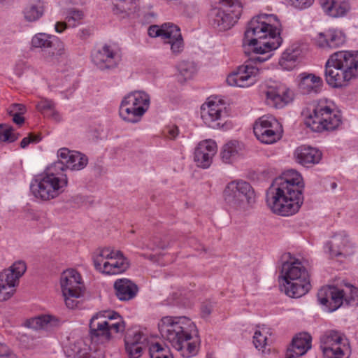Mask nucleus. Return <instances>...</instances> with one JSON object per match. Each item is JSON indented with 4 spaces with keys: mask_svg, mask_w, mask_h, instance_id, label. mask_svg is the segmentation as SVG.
<instances>
[{
    "mask_svg": "<svg viewBox=\"0 0 358 358\" xmlns=\"http://www.w3.org/2000/svg\"><path fill=\"white\" fill-rule=\"evenodd\" d=\"M278 18L274 15L261 14L254 17L248 24L243 45L248 46L252 55L243 65L227 78L230 86L248 87L256 82L259 68L253 65L266 62L271 57V52L278 48L282 39L278 27Z\"/></svg>",
    "mask_w": 358,
    "mask_h": 358,
    "instance_id": "obj_1",
    "label": "nucleus"
},
{
    "mask_svg": "<svg viewBox=\"0 0 358 358\" xmlns=\"http://www.w3.org/2000/svg\"><path fill=\"white\" fill-rule=\"evenodd\" d=\"M302 189L299 178H277L267 192L268 205L276 214L292 215L299 211L303 202Z\"/></svg>",
    "mask_w": 358,
    "mask_h": 358,
    "instance_id": "obj_2",
    "label": "nucleus"
},
{
    "mask_svg": "<svg viewBox=\"0 0 358 358\" xmlns=\"http://www.w3.org/2000/svg\"><path fill=\"white\" fill-rule=\"evenodd\" d=\"M193 325L186 317L166 316L158 324L162 337L185 358L197 354L198 344L192 341L189 328Z\"/></svg>",
    "mask_w": 358,
    "mask_h": 358,
    "instance_id": "obj_3",
    "label": "nucleus"
},
{
    "mask_svg": "<svg viewBox=\"0 0 358 358\" xmlns=\"http://www.w3.org/2000/svg\"><path fill=\"white\" fill-rule=\"evenodd\" d=\"M327 83L334 88L346 85L358 78V51H338L332 54L325 64Z\"/></svg>",
    "mask_w": 358,
    "mask_h": 358,
    "instance_id": "obj_4",
    "label": "nucleus"
},
{
    "mask_svg": "<svg viewBox=\"0 0 358 358\" xmlns=\"http://www.w3.org/2000/svg\"><path fill=\"white\" fill-rule=\"evenodd\" d=\"M63 165L54 162L45 171L33 180L30 190L36 199L49 201L64 192L68 185L67 176L62 173Z\"/></svg>",
    "mask_w": 358,
    "mask_h": 358,
    "instance_id": "obj_5",
    "label": "nucleus"
},
{
    "mask_svg": "<svg viewBox=\"0 0 358 358\" xmlns=\"http://www.w3.org/2000/svg\"><path fill=\"white\" fill-rule=\"evenodd\" d=\"M280 273V286L289 297L299 298L310 290L309 274L299 260L284 262Z\"/></svg>",
    "mask_w": 358,
    "mask_h": 358,
    "instance_id": "obj_6",
    "label": "nucleus"
},
{
    "mask_svg": "<svg viewBox=\"0 0 358 358\" xmlns=\"http://www.w3.org/2000/svg\"><path fill=\"white\" fill-rule=\"evenodd\" d=\"M327 100H320L313 106L312 112L306 115L305 124L315 132L334 131L342 123L338 110Z\"/></svg>",
    "mask_w": 358,
    "mask_h": 358,
    "instance_id": "obj_7",
    "label": "nucleus"
},
{
    "mask_svg": "<svg viewBox=\"0 0 358 358\" xmlns=\"http://www.w3.org/2000/svg\"><path fill=\"white\" fill-rule=\"evenodd\" d=\"M96 270L107 275H117L124 272L129 266V262L120 250L109 248L99 249L93 256Z\"/></svg>",
    "mask_w": 358,
    "mask_h": 358,
    "instance_id": "obj_8",
    "label": "nucleus"
},
{
    "mask_svg": "<svg viewBox=\"0 0 358 358\" xmlns=\"http://www.w3.org/2000/svg\"><path fill=\"white\" fill-rule=\"evenodd\" d=\"M219 8L211 10L210 22L218 31L231 29L239 19L242 13V5L239 0H220Z\"/></svg>",
    "mask_w": 358,
    "mask_h": 358,
    "instance_id": "obj_9",
    "label": "nucleus"
},
{
    "mask_svg": "<svg viewBox=\"0 0 358 358\" xmlns=\"http://www.w3.org/2000/svg\"><path fill=\"white\" fill-rule=\"evenodd\" d=\"M150 96L142 91H135L126 95L120 106L119 113L126 122L136 123L148 110Z\"/></svg>",
    "mask_w": 358,
    "mask_h": 358,
    "instance_id": "obj_10",
    "label": "nucleus"
},
{
    "mask_svg": "<svg viewBox=\"0 0 358 358\" xmlns=\"http://www.w3.org/2000/svg\"><path fill=\"white\" fill-rule=\"evenodd\" d=\"M224 198L231 208L241 210L254 201L255 192L251 185L245 181H232L225 187Z\"/></svg>",
    "mask_w": 358,
    "mask_h": 358,
    "instance_id": "obj_11",
    "label": "nucleus"
},
{
    "mask_svg": "<svg viewBox=\"0 0 358 358\" xmlns=\"http://www.w3.org/2000/svg\"><path fill=\"white\" fill-rule=\"evenodd\" d=\"M60 285L65 303L69 308L78 305L77 299L83 296V285L81 276L74 269L64 271L60 277Z\"/></svg>",
    "mask_w": 358,
    "mask_h": 358,
    "instance_id": "obj_12",
    "label": "nucleus"
},
{
    "mask_svg": "<svg viewBox=\"0 0 358 358\" xmlns=\"http://www.w3.org/2000/svg\"><path fill=\"white\" fill-rule=\"evenodd\" d=\"M321 348L325 358H349L350 349L348 339L336 331L327 332L321 338Z\"/></svg>",
    "mask_w": 358,
    "mask_h": 358,
    "instance_id": "obj_13",
    "label": "nucleus"
},
{
    "mask_svg": "<svg viewBox=\"0 0 358 358\" xmlns=\"http://www.w3.org/2000/svg\"><path fill=\"white\" fill-rule=\"evenodd\" d=\"M31 45L41 49L43 58L48 63H58L64 55L63 43L54 36L38 33L32 38Z\"/></svg>",
    "mask_w": 358,
    "mask_h": 358,
    "instance_id": "obj_14",
    "label": "nucleus"
},
{
    "mask_svg": "<svg viewBox=\"0 0 358 358\" xmlns=\"http://www.w3.org/2000/svg\"><path fill=\"white\" fill-rule=\"evenodd\" d=\"M150 37H161L166 43L171 45L173 55H178L184 49V41L180 28L171 22L164 23L161 26L151 25L148 29Z\"/></svg>",
    "mask_w": 358,
    "mask_h": 358,
    "instance_id": "obj_15",
    "label": "nucleus"
},
{
    "mask_svg": "<svg viewBox=\"0 0 358 358\" xmlns=\"http://www.w3.org/2000/svg\"><path fill=\"white\" fill-rule=\"evenodd\" d=\"M257 138L265 144H272L281 138L279 122L273 117L263 116L254 124Z\"/></svg>",
    "mask_w": 358,
    "mask_h": 358,
    "instance_id": "obj_16",
    "label": "nucleus"
},
{
    "mask_svg": "<svg viewBox=\"0 0 358 358\" xmlns=\"http://www.w3.org/2000/svg\"><path fill=\"white\" fill-rule=\"evenodd\" d=\"M201 117L204 124L213 129L223 128L228 117L225 108L214 101H208L201 106Z\"/></svg>",
    "mask_w": 358,
    "mask_h": 358,
    "instance_id": "obj_17",
    "label": "nucleus"
},
{
    "mask_svg": "<svg viewBox=\"0 0 358 358\" xmlns=\"http://www.w3.org/2000/svg\"><path fill=\"white\" fill-rule=\"evenodd\" d=\"M57 157L59 159L56 162L62 164V172L65 169L73 171L81 170L88 163V159L85 155L77 151L70 150L66 148H60L57 151Z\"/></svg>",
    "mask_w": 358,
    "mask_h": 358,
    "instance_id": "obj_18",
    "label": "nucleus"
},
{
    "mask_svg": "<svg viewBox=\"0 0 358 358\" xmlns=\"http://www.w3.org/2000/svg\"><path fill=\"white\" fill-rule=\"evenodd\" d=\"M326 248L330 255L335 257L347 256L352 252V244L344 231L335 234L326 244Z\"/></svg>",
    "mask_w": 358,
    "mask_h": 358,
    "instance_id": "obj_19",
    "label": "nucleus"
},
{
    "mask_svg": "<svg viewBox=\"0 0 358 358\" xmlns=\"http://www.w3.org/2000/svg\"><path fill=\"white\" fill-rule=\"evenodd\" d=\"M92 61L101 70L112 69L117 66L119 56L110 45H105L92 55Z\"/></svg>",
    "mask_w": 358,
    "mask_h": 358,
    "instance_id": "obj_20",
    "label": "nucleus"
},
{
    "mask_svg": "<svg viewBox=\"0 0 358 358\" xmlns=\"http://www.w3.org/2000/svg\"><path fill=\"white\" fill-rule=\"evenodd\" d=\"M216 152L217 145L214 141H203L198 144L195 149L194 161L198 166L203 169L208 168Z\"/></svg>",
    "mask_w": 358,
    "mask_h": 358,
    "instance_id": "obj_21",
    "label": "nucleus"
},
{
    "mask_svg": "<svg viewBox=\"0 0 358 358\" xmlns=\"http://www.w3.org/2000/svg\"><path fill=\"white\" fill-rule=\"evenodd\" d=\"M345 41V34L338 30H328L326 32H321L315 38V44L325 50L338 48L344 45Z\"/></svg>",
    "mask_w": 358,
    "mask_h": 358,
    "instance_id": "obj_22",
    "label": "nucleus"
},
{
    "mask_svg": "<svg viewBox=\"0 0 358 358\" xmlns=\"http://www.w3.org/2000/svg\"><path fill=\"white\" fill-rule=\"evenodd\" d=\"M63 321L51 315H41L32 317L26 322V326L35 330L53 331L62 324Z\"/></svg>",
    "mask_w": 358,
    "mask_h": 358,
    "instance_id": "obj_23",
    "label": "nucleus"
},
{
    "mask_svg": "<svg viewBox=\"0 0 358 358\" xmlns=\"http://www.w3.org/2000/svg\"><path fill=\"white\" fill-rule=\"evenodd\" d=\"M125 350L129 358H139L147 345V336L139 331L133 336L128 335L124 339Z\"/></svg>",
    "mask_w": 358,
    "mask_h": 358,
    "instance_id": "obj_24",
    "label": "nucleus"
},
{
    "mask_svg": "<svg viewBox=\"0 0 358 358\" xmlns=\"http://www.w3.org/2000/svg\"><path fill=\"white\" fill-rule=\"evenodd\" d=\"M312 337L308 333L297 334L292 341L291 346L287 349L285 358H294L303 355L311 348Z\"/></svg>",
    "mask_w": 358,
    "mask_h": 358,
    "instance_id": "obj_25",
    "label": "nucleus"
},
{
    "mask_svg": "<svg viewBox=\"0 0 358 358\" xmlns=\"http://www.w3.org/2000/svg\"><path fill=\"white\" fill-rule=\"evenodd\" d=\"M298 79V87L303 94L318 93L323 84L322 78L313 73H302L299 75Z\"/></svg>",
    "mask_w": 358,
    "mask_h": 358,
    "instance_id": "obj_26",
    "label": "nucleus"
},
{
    "mask_svg": "<svg viewBox=\"0 0 358 358\" xmlns=\"http://www.w3.org/2000/svg\"><path fill=\"white\" fill-rule=\"evenodd\" d=\"M103 311L94 315L90 322V331L92 339L101 338L108 341L110 339V333L107 328V322Z\"/></svg>",
    "mask_w": 358,
    "mask_h": 358,
    "instance_id": "obj_27",
    "label": "nucleus"
},
{
    "mask_svg": "<svg viewBox=\"0 0 358 358\" xmlns=\"http://www.w3.org/2000/svg\"><path fill=\"white\" fill-rule=\"evenodd\" d=\"M267 104L277 108H282L292 100L293 93L289 89H270L266 92Z\"/></svg>",
    "mask_w": 358,
    "mask_h": 358,
    "instance_id": "obj_28",
    "label": "nucleus"
},
{
    "mask_svg": "<svg viewBox=\"0 0 358 358\" xmlns=\"http://www.w3.org/2000/svg\"><path fill=\"white\" fill-rule=\"evenodd\" d=\"M27 266L24 262L18 261L15 262L8 268L0 273V282L5 285L14 284L17 285L18 280L26 271Z\"/></svg>",
    "mask_w": 358,
    "mask_h": 358,
    "instance_id": "obj_29",
    "label": "nucleus"
},
{
    "mask_svg": "<svg viewBox=\"0 0 358 358\" xmlns=\"http://www.w3.org/2000/svg\"><path fill=\"white\" fill-rule=\"evenodd\" d=\"M294 155L296 161L306 166L319 163L322 158V153L318 150L309 146L299 147Z\"/></svg>",
    "mask_w": 358,
    "mask_h": 358,
    "instance_id": "obj_30",
    "label": "nucleus"
},
{
    "mask_svg": "<svg viewBox=\"0 0 358 358\" xmlns=\"http://www.w3.org/2000/svg\"><path fill=\"white\" fill-rule=\"evenodd\" d=\"M114 288L117 297L121 301L133 299L138 292L136 285L126 278L117 280L114 283Z\"/></svg>",
    "mask_w": 358,
    "mask_h": 358,
    "instance_id": "obj_31",
    "label": "nucleus"
},
{
    "mask_svg": "<svg viewBox=\"0 0 358 358\" xmlns=\"http://www.w3.org/2000/svg\"><path fill=\"white\" fill-rule=\"evenodd\" d=\"M324 11L329 16L338 17L343 16L350 9L348 2L335 0H320Z\"/></svg>",
    "mask_w": 358,
    "mask_h": 358,
    "instance_id": "obj_32",
    "label": "nucleus"
},
{
    "mask_svg": "<svg viewBox=\"0 0 358 358\" xmlns=\"http://www.w3.org/2000/svg\"><path fill=\"white\" fill-rule=\"evenodd\" d=\"M301 53L299 47L291 46L287 48L279 59V65L285 70L291 71L297 65L298 59Z\"/></svg>",
    "mask_w": 358,
    "mask_h": 358,
    "instance_id": "obj_33",
    "label": "nucleus"
},
{
    "mask_svg": "<svg viewBox=\"0 0 358 358\" xmlns=\"http://www.w3.org/2000/svg\"><path fill=\"white\" fill-rule=\"evenodd\" d=\"M103 314H105L107 328L110 333V338L112 337V332L120 333L124 331L125 323L118 313L112 310H104Z\"/></svg>",
    "mask_w": 358,
    "mask_h": 358,
    "instance_id": "obj_34",
    "label": "nucleus"
},
{
    "mask_svg": "<svg viewBox=\"0 0 358 358\" xmlns=\"http://www.w3.org/2000/svg\"><path fill=\"white\" fill-rule=\"evenodd\" d=\"M239 143L237 141H229L224 144L220 152V157L225 164H232L238 157Z\"/></svg>",
    "mask_w": 358,
    "mask_h": 358,
    "instance_id": "obj_35",
    "label": "nucleus"
},
{
    "mask_svg": "<svg viewBox=\"0 0 358 358\" xmlns=\"http://www.w3.org/2000/svg\"><path fill=\"white\" fill-rule=\"evenodd\" d=\"M43 2L41 0H36L31 2L24 9V15L29 22L38 20L43 15Z\"/></svg>",
    "mask_w": 358,
    "mask_h": 358,
    "instance_id": "obj_36",
    "label": "nucleus"
},
{
    "mask_svg": "<svg viewBox=\"0 0 358 358\" xmlns=\"http://www.w3.org/2000/svg\"><path fill=\"white\" fill-rule=\"evenodd\" d=\"M178 79L180 82H185L192 78L196 73V66L193 62L183 60L177 66Z\"/></svg>",
    "mask_w": 358,
    "mask_h": 358,
    "instance_id": "obj_37",
    "label": "nucleus"
},
{
    "mask_svg": "<svg viewBox=\"0 0 358 358\" xmlns=\"http://www.w3.org/2000/svg\"><path fill=\"white\" fill-rule=\"evenodd\" d=\"M113 12L115 15L124 17L129 11L136 7V0H113Z\"/></svg>",
    "mask_w": 358,
    "mask_h": 358,
    "instance_id": "obj_38",
    "label": "nucleus"
},
{
    "mask_svg": "<svg viewBox=\"0 0 358 358\" xmlns=\"http://www.w3.org/2000/svg\"><path fill=\"white\" fill-rule=\"evenodd\" d=\"M36 108L44 115L51 117L56 121L60 120L59 113L55 109V103L52 100L42 99L38 102Z\"/></svg>",
    "mask_w": 358,
    "mask_h": 358,
    "instance_id": "obj_39",
    "label": "nucleus"
},
{
    "mask_svg": "<svg viewBox=\"0 0 358 358\" xmlns=\"http://www.w3.org/2000/svg\"><path fill=\"white\" fill-rule=\"evenodd\" d=\"M345 294V290L332 287V294L330 295L329 301L327 306L330 311L336 310L342 305Z\"/></svg>",
    "mask_w": 358,
    "mask_h": 358,
    "instance_id": "obj_40",
    "label": "nucleus"
},
{
    "mask_svg": "<svg viewBox=\"0 0 358 358\" xmlns=\"http://www.w3.org/2000/svg\"><path fill=\"white\" fill-rule=\"evenodd\" d=\"M169 245V242L166 238H162L161 237H154L150 244L145 243L143 241H139L138 247L144 250L148 249L150 250H155L156 249H165Z\"/></svg>",
    "mask_w": 358,
    "mask_h": 358,
    "instance_id": "obj_41",
    "label": "nucleus"
},
{
    "mask_svg": "<svg viewBox=\"0 0 358 358\" xmlns=\"http://www.w3.org/2000/svg\"><path fill=\"white\" fill-rule=\"evenodd\" d=\"M150 358H173L166 348H163L158 343L152 344L149 348Z\"/></svg>",
    "mask_w": 358,
    "mask_h": 358,
    "instance_id": "obj_42",
    "label": "nucleus"
},
{
    "mask_svg": "<svg viewBox=\"0 0 358 358\" xmlns=\"http://www.w3.org/2000/svg\"><path fill=\"white\" fill-rule=\"evenodd\" d=\"M18 136L11 127L0 124V141L12 143L18 138Z\"/></svg>",
    "mask_w": 358,
    "mask_h": 358,
    "instance_id": "obj_43",
    "label": "nucleus"
},
{
    "mask_svg": "<svg viewBox=\"0 0 358 358\" xmlns=\"http://www.w3.org/2000/svg\"><path fill=\"white\" fill-rule=\"evenodd\" d=\"M253 343L257 349L264 352L268 345V337L261 331L257 330L253 336Z\"/></svg>",
    "mask_w": 358,
    "mask_h": 358,
    "instance_id": "obj_44",
    "label": "nucleus"
},
{
    "mask_svg": "<svg viewBox=\"0 0 358 358\" xmlns=\"http://www.w3.org/2000/svg\"><path fill=\"white\" fill-rule=\"evenodd\" d=\"M14 284L5 285L0 282V301H5L9 299L15 292Z\"/></svg>",
    "mask_w": 358,
    "mask_h": 358,
    "instance_id": "obj_45",
    "label": "nucleus"
},
{
    "mask_svg": "<svg viewBox=\"0 0 358 358\" xmlns=\"http://www.w3.org/2000/svg\"><path fill=\"white\" fill-rule=\"evenodd\" d=\"M346 293L345 296V301L347 303H355L358 304V288L350 285L347 287V290L345 291Z\"/></svg>",
    "mask_w": 358,
    "mask_h": 358,
    "instance_id": "obj_46",
    "label": "nucleus"
},
{
    "mask_svg": "<svg viewBox=\"0 0 358 358\" xmlns=\"http://www.w3.org/2000/svg\"><path fill=\"white\" fill-rule=\"evenodd\" d=\"M331 294H332V287L321 288L317 292V299L320 303L327 306Z\"/></svg>",
    "mask_w": 358,
    "mask_h": 358,
    "instance_id": "obj_47",
    "label": "nucleus"
},
{
    "mask_svg": "<svg viewBox=\"0 0 358 358\" xmlns=\"http://www.w3.org/2000/svg\"><path fill=\"white\" fill-rule=\"evenodd\" d=\"M0 357L18 358L17 356L7 345L0 343Z\"/></svg>",
    "mask_w": 358,
    "mask_h": 358,
    "instance_id": "obj_48",
    "label": "nucleus"
},
{
    "mask_svg": "<svg viewBox=\"0 0 358 358\" xmlns=\"http://www.w3.org/2000/svg\"><path fill=\"white\" fill-rule=\"evenodd\" d=\"M287 1L296 8L303 9L310 6L313 0H287Z\"/></svg>",
    "mask_w": 358,
    "mask_h": 358,
    "instance_id": "obj_49",
    "label": "nucleus"
},
{
    "mask_svg": "<svg viewBox=\"0 0 358 358\" xmlns=\"http://www.w3.org/2000/svg\"><path fill=\"white\" fill-rule=\"evenodd\" d=\"M7 111L9 115H13L15 113H24L26 111V108L23 104L13 103L9 106Z\"/></svg>",
    "mask_w": 358,
    "mask_h": 358,
    "instance_id": "obj_50",
    "label": "nucleus"
},
{
    "mask_svg": "<svg viewBox=\"0 0 358 358\" xmlns=\"http://www.w3.org/2000/svg\"><path fill=\"white\" fill-rule=\"evenodd\" d=\"M83 17V13L80 10H71L69 11V15L67 16L66 19L69 22H71V20H73L74 22L80 20Z\"/></svg>",
    "mask_w": 358,
    "mask_h": 358,
    "instance_id": "obj_51",
    "label": "nucleus"
},
{
    "mask_svg": "<svg viewBox=\"0 0 358 358\" xmlns=\"http://www.w3.org/2000/svg\"><path fill=\"white\" fill-rule=\"evenodd\" d=\"M40 141L38 136L31 135L29 137L24 138L20 142V146L22 148H25L31 143H37Z\"/></svg>",
    "mask_w": 358,
    "mask_h": 358,
    "instance_id": "obj_52",
    "label": "nucleus"
},
{
    "mask_svg": "<svg viewBox=\"0 0 358 358\" xmlns=\"http://www.w3.org/2000/svg\"><path fill=\"white\" fill-rule=\"evenodd\" d=\"M178 128L175 126L168 127L164 131L166 136L170 139L175 138L178 135Z\"/></svg>",
    "mask_w": 358,
    "mask_h": 358,
    "instance_id": "obj_53",
    "label": "nucleus"
},
{
    "mask_svg": "<svg viewBox=\"0 0 358 358\" xmlns=\"http://www.w3.org/2000/svg\"><path fill=\"white\" fill-rule=\"evenodd\" d=\"M213 305L210 303H204L201 306V314L203 317L208 316L213 310Z\"/></svg>",
    "mask_w": 358,
    "mask_h": 358,
    "instance_id": "obj_54",
    "label": "nucleus"
},
{
    "mask_svg": "<svg viewBox=\"0 0 358 358\" xmlns=\"http://www.w3.org/2000/svg\"><path fill=\"white\" fill-rule=\"evenodd\" d=\"M23 113H15V114L11 115L13 117V122L17 124H22L24 122V118L22 117V115Z\"/></svg>",
    "mask_w": 358,
    "mask_h": 358,
    "instance_id": "obj_55",
    "label": "nucleus"
},
{
    "mask_svg": "<svg viewBox=\"0 0 358 358\" xmlns=\"http://www.w3.org/2000/svg\"><path fill=\"white\" fill-rule=\"evenodd\" d=\"M66 28L67 24L66 22H58L55 24V29L57 33H62Z\"/></svg>",
    "mask_w": 358,
    "mask_h": 358,
    "instance_id": "obj_56",
    "label": "nucleus"
},
{
    "mask_svg": "<svg viewBox=\"0 0 358 358\" xmlns=\"http://www.w3.org/2000/svg\"><path fill=\"white\" fill-rule=\"evenodd\" d=\"M90 35V32L87 29H83L80 31L79 33V36L80 38L84 39L87 36H88Z\"/></svg>",
    "mask_w": 358,
    "mask_h": 358,
    "instance_id": "obj_57",
    "label": "nucleus"
},
{
    "mask_svg": "<svg viewBox=\"0 0 358 358\" xmlns=\"http://www.w3.org/2000/svg\"><path fill=\"white\" fill-rule=\"evenodd\" d=\"M337 187V183L336 182H333L331 183V189H335Z\"/></svg>",
    "mask_w": 358,
    "mask_h": 358,
    "instance_id": "obj_58",
    "label": "nucleus"
}]
</instances>
